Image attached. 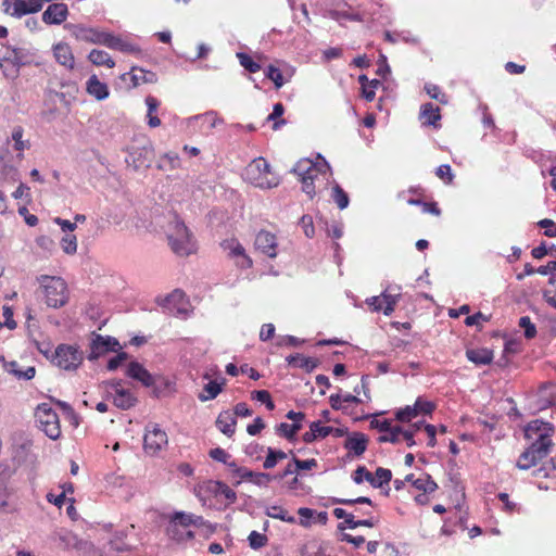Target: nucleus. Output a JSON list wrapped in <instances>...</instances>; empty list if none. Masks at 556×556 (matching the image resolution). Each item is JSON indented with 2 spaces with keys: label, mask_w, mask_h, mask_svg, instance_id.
I'll return each instance as SVG.
<instances>
[{
  "label": "nucleus",
  "mask_w": 556,
  "mask_h": 556,
  "mask_svg": "<svg viewBox=\"0 0 556 556\" xmlns=\"http://www.w3.org/2000/svg\"><path fill=\"white\" fill-rule=\"evenodd\" d=\"M538 225L544 228V235L549 238L556 237V224L548 218L541 219Z\"/></svg>",
  "instance_id": "774afa93"
},
{
  "label": "nucleus",
  "mask_w": 556,
  "mask_h": 556,
  "mask_svg": "<svg viewBox=\"0 0 556 556\" xmlns=\"http://www.w3.org/2000/svg\"><path fill=\"white\" fill-rule=\"evenodd\" d=\"M105 34L106 31H101L97 28L87 27L85 34L80 36V40L103 46Z\"/></svg>",
  "instance_id": "e433bc0d"
},
{
  "label": "nucleus",
  "mask_w": 556,
  "mask_h": 556,
  "mask_svg": "<svg viewBox=\"0 0 556 556\" xmlns=\"http://www.w3.org/2000/svg\"><path fill=\"white\" fill-rule=\"evenodd\" d=\"M126 76H130L132 87H137L140 84H155L157 81V76L155 73L137 66L131 67L129 73L123 74L122 78L125 79Z\"/></svg>",
  "instance_id": "aec40b11"
},
{
  "label": "nucleus",
  "mask_w": 556,
  "mask_h": 556,
  "mask_svg": "<svg viewBox=\"0 0 556 556\" xmlns=\"http://www.w3.org/2000/svg\"><path fill=\"white\" fill-rule=\"evenodd\" d=\"M1 361L4 369L20 380H30L36 375V368L34 366H29L25 370H22L18 363L15 361L7 362L3 356L1 357Z\"/></svg>",
  "instance_id": "4be33fe9"
},
{
  "label": "nucleus",
  "mask_w": 556,
  "mask_h": 556,
  "mask_svg": "<svg viewBox=\"0 0 556 556\" xmlns=\"http://www.w3.org/2000/svg\"><path fill=\"white\" fill-rule=\"evenodd\" d=\"M292 463L294 464V469L296 470H311L313 468L317 467V460L315 458L311 459H299L298 457L293 456Z\"/></svg>",
  "instance_id": "052dcab7"
},
{
  "label": "nucleus",
  "mask_w": 556,
  "mask_h": 556,
  "mask_svg": "<svg viewBox=\"0 0 556 556\" xmlns=\"http://www.w3.org/2000/svg\"><path fill=\"white\" fill-rule=\"evenodd\" d=\"M244 177L252 185L263 189H270L279 184V179L270 174V166L264 157L254 159L245 167Z\"/></svg>",
  "instance_id": "7ed1b4c3"
},
{
  "label": "nucleus",
  "mask_w": 556,
  "mask_h": 556,
  "mask_svg": "<svg viewBox=\"0 0 556 556\" xmlns=\"http://www.w3.org/2000/svg\"><path fill=\"white\" fill-rule=\"evenodd\" d=\"M184 302L185 293L179 289L174 290L172 293L167 294L162 299H157V303L160 306L168 309L170 313L176 312L177 314L184 311V308H181Z\"/></svg>",
  "instance_id": "6ab92c4d"
},
{
  "label": "nucleus",
  "mask_w": 556,
  "mask_h": 556,
  "mask_svg": "<svg viewBox=\"0 0 556 556\" xmlns=\"http://www.w3.org/2000/svg\"><path fill=\"white\" fill-rule=\"evenodd\" d=\"M35 418L38 427L51 440H58L61 437V427L58 414L48 403H41L37 406Z\"/></svg>",
  "instance_id": "39448f33"
},
{
  "label": "nucleus",
  "mask_w": 556,
  "mask_h": 556,
  "mask_svg": "<svg viewBox=\"0 0 556 556\" xmlns=\"http://www.w3.org/2000/svg\"><path fill=\"white\" fill-rule=\"evenodd\" d=\"M554 432V425L541 419L532 420L525 427V438L532 439L534 434H539V438L535 441L552 440Z\"/></svg>",
  "instance_id": "9d476101"
},
{
  "label": "nucleus",
  "mask_w": 556,
  "mask_h": 556,
  "mask_svg": "<svg viewBox=\"0 0 556 556\" xmlns=\"http://www.w3.org/2000/svg\"><path fill=\"white\" fill-rule=\"evenodd\" d=\"M519 326L525 329L526 339H533L536 336L535 325L531 321L529 316H522L519 319Z\"/></svg>",
  "instance_id": "5fc2aeb1"
},
{
  "label": "nucleus",
  "mask_w": 556,
  "mask_h": 556,
  "mask_svg": "<svg viewBox=\"0 0 556 556\" xmlns=\"http://www.w3.org/2000/svg\"><path fill=\"white\" fill-rule=\"evenodd\" d=\"M167 239L173 252L179 256H188L195 251L191 232L177 217L169 224Z\"/></svg>",
  "instance_id": "f03ea898"
},
{
  "label": "nucleus",
  "mask_w": 556,
  "mask_h": 556,
  "mask_svg": "<svg viewBox=\"0 0 556 556\" xmlns=\"http://www.w3.org/2000/svg\"><path fill=\"white\" fill-rule=\"evenodd\" d=\"M265 515L274 519L286 521L288 523L296 522V519L293 516H289L288 511L279 505L267 506L265 509Z\"/></svg>",
  "instance_id": "2f4dec72"
},
{
  "label": "nucleus",
  "mask_w": 556,
  "mask_h": 556,
  "mask_svg": "<svg viewBox=\"0 0 556 556\" xmlns=\"http://www.w3.org/2000/svg\"><path fill=\"white\" fill-rule=\"evenodd\" d=\"M129 159L135 169L148 168L154 159V150L151 144L132 147L129 151Z\"/></svg>",
  "instance_id": "9b49d317"
},
{
  "label": "nucleus",
  "mask_w": 556,
  "mask_h": 556,
  "mask_svg": "<svg viewBox=\"0 0 556 556\" xmlns=\"http://www.w3.org/2000/svg\"><path fill=\"white\" fill-rule=\"evenodd\" d=\"M137 403V397L126 389H118L117 393L113 395V404L123 410L134 407Z\"/></svg>",
  "instance_id": "bb28decb"
},
{
  "label": "nucleus",
  "mask_w": 556,
  "mask_h": 556,
  "mask_svg": "<svg viewBox=\"0 0 556 556\" xmlns=\"http://www.w3.org/2000/svg\"><path fill=\"white\" fill-rule=\"evenodd\" d=\"M381 298L386 304L383 307V314L386 316H390L394 312L395 305L400 299V294H390L384 291L381 293Z\"/></svg>",
  "instance_id": "c03bdc74"
},
{
  "label": "nucleus",
  "mask_w": 556,
  "mask_h": 556,
  "mask_svg": "<svg viewBox=\"0 0 556 556\" xmlns=\"http://www.w3.org/2000/svg\"><path fill=\"white\" fill-rule=\"evenodd\" d=\"M83 359V351L68 344H60L52 355V362L58 367L65 370H75L81 364Z\"/></svg>",
  "instance_id": "0eeeda50"
},
{
  "label": "nucleus",
  "mask_w": 556,
  "mask_h": 556,
  "mask_svg": "<svg viewBox=\"0 0 556 556\" xmlns=\"http://www.w3.org/2000/svg\"><path fill=\"white\" fill-rule=\"evenodd\" d=\"M210 457L213 458L216 462L228 464V459H230V454H228L224 448L222 447H215L212 448L208 453Z\"/></svg>",
  "instance_id": "338daca9"
},
{
  "label": "nucleus",
  "mask_w": 556,
  "mask_h": 556,
  "mask_svg": "<svg viewBox=\"0 0 556 556\" xmlns=\"http://www.w3.org/2000/svg\"><path fill=\"white\" fill-rule=\"evenodd\" d=\"M88 60L97 66L105 65L110 68L115 66L114 60L103 50L93 49L88 54Z\"/></svg>",
  "instance_id": "7c9ffc66"
},
{
  "label": "nucleus",
  "mask_w": 556,
  "mask_h": 556,
  "mask_svg": "<svg viewBox=\"0 0 556 556\" xmlns=\"http://www.w3.org/2000/svg\"><path fill=\"white\" fill-rule=\"evenodd\" d=\"M239 478L250 480L258 486H267L273 481V476L266 472H254L247 467L244 470H239Z\"/></svg>",
  "instance_id": "cd10ccee"
},
{
  "label": "nucleus",
  "mask_w": 556,
  "mask_h": 556,
  "mask_svg": "<svg viewBox=\"0 0 556 556\" xmlns=\"http://www.w3.org/2000/svg\"><path fill=\"white\" fill-rule=\"evenodd\" d=\"M24 135V129L22 126H15L12 130V140L14 141V149L16 151H24L25 149L29 148V142L22 140Z\"/></svg>",
  "instance_id": "79ce46f5"
},
{
  "label": "nucleus",
  "mask_w": 556,
  "mask_h": 556,
  "mask_svg": "<svg viewBox=\"0 0 556 556\" xmlns=\"http://www.w3.org/2000/svg\"><path fill=\"white\" fill-rule=\"evenodd\" d=\"M241 66H243L250 73H256L261 70V65L252 60L250 55L244 52L237 53Z\"/></svg>",
  "instance_id": "de8ad7c7"
},
{
  "label": "nucleus",
  "mask_w": 556,
  "mask_h": 556,
  "mask_svg": "<svg viewBox=\"0 0 556 556\" xmlns=\"http://www.w3.org/2000/svg\"><path fill=\"white\" fill-rule=\"evenodd\" d=\"M413 486L422 491L424 493H433L438 489V484L428 473H426L422 478L414 480Z\"/></svg>",
  "instance_id": "c9c22d12"
},
{
  "label": "nucleus",
  "mask_w": 556,
  "mask_h": 556,
  "mask_svg": "<svg viewBox=\"0 0 556 556\" xmlns=\"http://www.w3.org/2000/svg\"><path fill=\"white\" fill-rule=\"evenodd\" d=\"M287 362L290 366L305 369L307 372L313 371L318 362L312 357H304L301 354L289 355Z\"/></svg>",
  "instance_id": "c85d7f7f"
},
{
  "label": "nucleus",
  "mask_w": 556,
  "mask_h": 556,
  "mask_svg": "<svg viewBox=\"0 0 556 556\" xmlns=\"http://www.w3.org/2000/svg\"><path fill=\"white\" fill-rule=\"evenodd\" d=\"M87 92L99 101L109 97L106 84L101 83L96 75L90 76L87 80Z\"/></svg>",
  "instance_id": "a878e982"
},
{
  "label": "nucleus",
  "mask_w": 556,
  "mask_h": 556,
  "mask_svg": "<svg viewBox=\"0 0 556 556\" xmlns=\"http://www.w3.org/2000/svg\"><path fill=\"white\" fill-rule=\"evenodd\" d=\"M40 66L41 62L36 60V53L26 48H8L0 59V68L5 78L16 79L23 66Z\"/></svg>",
  "instance_id": "f257e3e1"
},
{
  "label": "nucleus",
  "mask_w": 556,
  "mask_h": 556,
  "mask_svg": "<svg viewBox=\"0 0 556 556\" xmlns=\"http://www.w3.org/2000/svg\"><path fill=\"white\" fill-rule=\"evenodd\" d=\"M419 118L424 125L435 127L437 122L441 118L440 109L431 102L425 103L420 108Z\"/></svg>",
  "instance_id": "b1692460"
},
{
  "label": "nucleus",
  "mask_w": 556,
  "mask_h": 556,
  "mask_svg": "<svg viewBox=\"0 0 556 556\" xmlns=\"http://www.w3.org/2000/svg\"><path fill=\"white\" fill-rule=\"evenodd\" d=\"M292 173L296 174L300 177V180L307 175H316V167L315 164L308 160L304 159L299 161L293 167Z\"/></svg>",
  "instance_id": "473e14b6"
},
{
  "label": "nucleus",
  "mask_w": 556,
  "mask_h": 556,
  "mask_svg": "<svg viewBox=\"0 0 556 556\" xmlns=\"http://www.w3.org/2000/svg\"><path fill=\"white\" fill-rule=\"evenodd\" d=\"M31 443L25 442L23 443L16 451L15 458L20 459L21 457H24L25 460L29 462L30 464H35L36 462V455L31 453L30 451Z\"/></svg>",
  "instance_id": "864d4df0"
},
{
  "label": "nucleus",
  "mask_w": 556,
  "mask_h": 556,
  "mask_svg": "<svg viewBox=\"0 0 556 556\" xmlns=\"http://www.w3.org/2000/svg\"><path fill=\"white\" fill-rule=\"evenodd\" d=\"M226 383V379L222 378L220 382H217L216 380H212L204 386V391L207 394H199V400L201 402H207L211 400H214L223 390V387Z\"/></svg>",
  "instance_id": "c756f323"
},
{
  "label": "nucleus",
  "mask_w": 556,
  "mask_h": 556,
  "mask_svg": "<svg viewBox=\"0 0 556 556\" xmlns=\"http://www.w3.org/2000/svg\"><path fill=\"white\" fill-rule=\"evenodd\" d=\"M435 175L447 184H451L454 179V175L448 164L440 165L435 170Z\"/></svg>",
  "instance_id": "0e129e2a"
},
{
  "label": "nucleus",
  "mask_w": 556,
  "mask_h": 556,
  "mask_svg": "<svg viewBox=\"0 0 556 556\" xmlns=\"http://www.w3.org/2000/svg\"><path fill=\"white\" fill-rule=\"evenodd\" d=\"M375 476L376 477H374V483H371V486L374 488H382L392 479L391 470L382 467L376 469Z\"/></svg>",
  "instance_id": "ea45409f"
},
{
  "label": "nucleus",
  "mask_w": 556,
  "mask_h": 556,
  "mask_svg": "<svg viewBox=\"0 0 556 556\" xmlns=\"http://www.w3.org/2000/svg\"><path fill=\"white\" fill-rule=\"evenodd\" d=\"M230 258L235 260L236 265L240 268L247 269L252 266V260L247 255L245 250L241 243H239L229 255Z\"/></svg>",
  "instance_id": "72a5a7b5"
},
{
  "label": "nucleus",
  "mask_w": 556,
  "mask_h": 556,
  "mask_svg": "<svg viewBox=\"0 0 556 556\" xmlns=\"http://www.w3.org/2000/svg\"><path fill=\"white\" fill-rule=\"evenodd\" d=\"M110 548L112 551H115V552H130L132 549V547L130 545H128L127 543H125L124 539H123V535H115L111 541H110Z\"/></svg>",
  "instance_id": "13d9d810"
},
{
  "label": "nucleus",
  "mask_w": 556,
  "mask_h": 556,
  "mask_svg": "<svg viewBox=\"0 0 556 556\" xmlns=\"http://www.w3.org/2000/svg\"><path fill=\"white\" fill-rule=\"evenodd\" d=\"M366 480L370 484L374 483V475L366 469L364 466H358L356 470L353 472V481L356 484L363 483Z\"/></svg>",
  "instance_id": "8fccbe9b"
},
{
  "label": "nucleus",
  "mask_w": 556,
  "mask_h": 556,
  "mask_svg": "<svg viewBox=\"0 0 556 556\" xmlns=\"http://www.w3.org/2000/svg\"><path fill=\"white\" fill-rule=\"evenodd\" d=\"M554 446L553 440L548 441H534L528 448H526L531 456V459L538 465L539 462L547 457Z\"/></svg>",
  "instance_id": "412c9836"
},
{
  "label": "nucleus",
  "mask_w": 556,
  "mask_h": 556,
  "mask_svg": "<svg viewBox=\"0 0 556 556\" xmlns=\"http://www.w3.org/2000/svg\"><path fill=\"white\" fill-rule=\"evenodd\" d=\"M103 46H105L110 49L118 50L124 53H139L140 52V49L137 46L132 45L131 42H129L127 40H124L119 36L113 35L111 33L105 34Z\"/></svg>",
  "instance_id": "dca6fc26"
},
{
  "label": "nucleus",
  "mask_w": 556,
  "mask_h": 556,
  "mask_svg": "<svg viewBox=\"0 0 556 556\" xmlns=\"http://www.w3.org/2000/svg\"><path fill=\"white\" fill-rule=\"evenodd\" d=\"M255 248L270 258L277 256V240L269 231L261 230L255 237Z\"/></svg>",
  "instance_id": "f8f14e48"
},
{
  "label": "nucleus",
  "mask_w": 556,
  "mask_h": 556,
  "mask_svg": "<svg viewBox=\"0 0 556 556\" xmlns=\"http://www.w3.org/2000/svg\"><path fill=\"white\" fill-rule=\"evenodd\" d=\"M181 528L172 519H168V525L165 529L166 535L177 543L185 542V531Z\"/></svg>",
  "instance_id": "4c0bfd02"
},
{
  "label": "nucleus",
  "mask_w": 556,
  "mask_h": 556,
  "mask_svg": "<svg viewBox=\"0 0 556 556\" xmlns=\"http://www.w3.org/2000/svg\"><path fill=\"white\" fill-rule=\"evenodd\" d=\"M417 417L416 414V407L413 406H406L404 408H401L396 412L395 418L401 422H408L413 418Z\"/></svg>",
  "instance_id": "6e6d98bb"
},
{
  "label": "nucleus",
  "mask_w": 556,
  "mask_h": 556,
  "mask_svg": "<svg viewBox=\"0 0 556 556\" xmlns=\"http://www.w3.org/2000/svg\"><path fill=\"white\" fill-rule=\"evenodd\" d=\"M52 50H53V55L55 58V61L60 65H62L68 70L74 68V65H75L74 54H73L71 47L67 43L58 42L56 45L53 46Z\"/></svg>",
  "instance_id": "a211bd4d"
},
{
  "label": "nucleus",
  "mask_w": 556,
  "mask_h": 556,
  "mask_svg": "<svg viewBox=\"0 0 556 556\" xmlns=\"http://www.w3.org/2000/svg\"><path fill=\"white\" fill-rule=\"evenodd\" d=\"M400 434H403L409 447L416 444L415 440L413 439L412 430H403L400 426L393 425H391V430L384 432L378 438V441L380 443L390 442L395 444L400 442Z\"/></svg>",
  "instance_id": "2eb2a0df"
},
{
  "label": "nucleus",
  "mask_w": 556,
  "mask_h": 556,
  "mask_svg": "<svg viewBox=\"0 0 556 556\" xmlns=\"http://www.w3.org/2000/svg\"><path fill=\"white\" fill-rule=\"evenodd\" d=\"M333 516L338 519H343V522H340L338 525V529L340 531L345 530L346 528H350V519L355 520V517L353 514L348 513L343 508H334L333 509Z\"/></svg>",
  "instance_id": "09e8293b"
},
{
  "label": "nucleus",
  "mask_w": 556,
  "mask_h": 556,
  "mask_svg": "<svg viewBox=\"0 0 556 556\" xmlns=\"http://www.w3.org/2000/svg\"><path fill=\"white\" fill-rule=\"evenodd\" d=\"M466 357L478 366L489 365L493 361V351L489 349H468Z\"/></svg>",
  "instance_id": "393cba45"
},
{
  "label": "nucleus",
  "mask_w": 556,
  "mask_h": 556,
  "mask_svg": "<svg viewBox=\"0 0 556 556\" xmlns=\"http://www.w3.org/2000/svg\"><path fill=\"white\" fill-rule=\"evenodd\" d=\"M67 16L68 8L65 3H52L42 13V21L47 25H60Z\"/></svg>",
  "instance_id": "ddd939ff"
},
{
  "label": "nucleus",
  "mask_w": 556,
  "mask_h": 556,
  "mask_svg": "<svg viewBox=\"0 0 556 556\" xmlns=\"http://www.w3.org/2000/svg\"><path fill=\"white\" fill-rule=\"evenodd\" d=\"M283 112H285V106L282 103L277 102L274 104L273 112L266 118L267 122H269V121L274 122V125H273L274 130L279 129V127L281 125L286 124L285 119H278L279 117L282 116Z\"/></svg>",
  "instance_id": "58836bf2"
},
{
  "label": "nucleus",
  "mask_w": 556,
  "mask_h": 556,
  "mask_svg": "<svg viewBox=\"0 0 556 556\" xmlns=\"http://www.w3.org/2000/svg\"><path fill=\"white\" fill-rule=\"evenodd\" d=\"M236 425L237 419L229 410L222 412L216 419V427L227 437L235 433Z\"/></svg>",
  "instance_id": "5701e85b"
},
{
  "label": "nucleus",
  "mask_w": 556,
  "mask_h": 556,
  "mask_svg": "<svg viewBox=\"0 0 556 556\" xmlns=\"http://www.w3.org/2000/svg\"><path fill=\"white\" fill-rule=\"evenodd\" d=\"M300 225L307 238H313L315 235L313 218L309 215H303L300 219Z\"/></svg>",
  "instance_id": "e2e57ef3"
},
{
  "label": "nucleus",
  "mask_w": 556,
  "mask_h": 556,
  "mask_svg": "<svg viewBox=\"0 0 556 556\" xmlns=\"http://www.w3.org/2000/svg\"><path fill=\"white\" fill-rule=\"evenodd\" d=\"M309 428L316 433L318 439H324L332 433V427L321 426L320 421H313L309 425Z\"/></svg>",
  "instance_id": "680f3d73"
},
{
  "label": "nucleus",
  "mask_w": 556,
  "mask_h": 556,
  "mask_svg": "<svg viewBox=\"0 0 556 556\" xmlns=\"http://www.w3.org/2000/svg\"><path fill=\"white\" fill-rule=\"evenodd\" d=\"M168 439L164 430H162L156 424L147 426V432L143 438V446L148 454H156L165 445H167Z\"/></svg>",
  "instance_id": "1a4fd4ad"
},
{
  "label": "nucleus",
  "mask_w": 556,
  "mask_h": 556,
  "mask_svg": "<svg viewBox=\"0 0 556 556\" xmlns=\"http://www.w3.org/2000/svg\"><path fill=\"white\" fill-rule=\"evenodd\" d=\"M287 453L281 450L267 447V456L263 463V467L265 469H271L277 465L279 460L287 458Z\"/></svg>",
  "instance_id": "f704fd0d"
},
{
  "label": "nucleus",
  "mask_w": 556,
  "mask_h": 556,
  "mask_svg": "<svg viewBox=\"0 0 556 556\" xmlns=\"http://www.w3.org/2000/svg\"><path fill=\"white\" fill-rule=\"evenodd\" d=\"M119 350H122V345L116 338L102 336L93 331L91 333L87 358L90 362H94L110 352H117Z\"/></svg>",
  "instance_id": "423d86ee"
},
{
  "label": "nucleus",
  "mask_w": 556,
  "mask_h": 556,
  "mask_svg": "<svg viewBox=\"0 0 556 556\" xmlns=\"http://www.w3.org/2000/svg\"><path fill=\"white\" fill-rule=\"evenodd\" d=\"M368 438L362 432H352L348 434L344 442V447L349 452L353 453L354 456H361L367 448Z\"/></svg>",
  "instance_id": "f3484780"
},
{
  "label": "nucleus",
  "mask_w": 556,
  "mask_h": 556,
  "mask_svg": "<svg viewBox=\"0 0 556 556\" xmlns=\"http://www.w3.org/2000/svg\"><path fill=\"white\" fill-rule=\"evenodd\" d=\"M252 399L263 403L267 409H275V403L267 390H256L252 392Z\"/></svg>",
  "instance_id": "a18cd8bd"
},
{
  "label": "nucleus",
  "mask_w": 556,
  "mask_h": 556,
  "mask_svg": "<svg viewBox=\"0 0 556 556\" xmlns=\"http://www.w3.org/2000/svg\"><path fill=\"white\" fill-rule=\"evenodd\" d=\"M27 0H14V9L11 12L12 16L21 17L23 15L29 14L30 10H28Z\"/></svg>",
  "instance_id": "69168bd1"
},
{
  "label": "nucleus",
  "mask_w": 556,
  "mask_h": 556,
  "mask_svg": "<svg viewBox=\"0 0 556 556\" xmlns=\"http://www.w3.org/2000/svg\"><path fill=\"white\" fill-rule=\"evenodd\" d=\"M45 289L46 303L50 307H61L66 301V283L60 277L41 276L39 279Z\"/></svg>",
  "instance_id": "20e7f679"
},
{
  "label": "nucleus",
  "mask_w": 556,
  "mask_h": 556,
  "mask_svg": "<svg viewBox=\"0 0 556 556\" xmlns=\"http://www.w3.org/2000/svg\"><path fill=\"white\" fill-rule=\"evenodd\" d=\"M332 199L340 210L346 208L350 203L348 193L339 185L332 188Z\"/></svg>",
  "instance_id": "a19ab883"
},
{
  "label": "nucleus",
  "mask_w": 556,
  "mask_h": 556,
  "mask_svg": "<svg viewBox=\"0 0 556 556\" xmlns=\"http://www.w3.org/2000/svg\"><path fill=\"white\" fill-rule=\"evenodd\" d=\"M266 77L270 79L277 89L281 88L285 84L283 76L280 70L274 65H269L265 73Z\"/></svg>",
  "instance_id": "49530a36"
},
{
  "label": "nucleus",
  "mask_w": 556,
  "mask_h": 556,
  "mask_svg": "<svg viewBox=\"0 0 556 556\" xmlns=\"http://www.w3.org/2000/svg\"><path fill=\"white\" fill-rule=\"evenodd\" d=\"M249 545L252 549H260L267 545L268 538L257 531H252L248 536Z\"/></svg>",
  "instance_id": "37998d69"
},
{
  "label": "nucleus",
  "mask_w": 556,
  "mask_h": 556,
  "mask_svg": "<svg viewBox=\"0 0 556 556\" xmlns=\"http://www.w3.org/2000/svg\"><path fill=\"white\" fill-rule=\"evenodd\" d=\"M422 426L425 427V431L427 432V434L429 437L428 446L433 447L437 444V439H435L437 429L433 425H429V424L424 425V422H421V421L413 425L415 431L420 430V428Z\"/></svg>",
  "instance_id": "4d7b16f0"
},
{
  "label": "nucleus",
  "mask_w": 556,
  "mask_h": 556,
  "mask_svg": "<svg viewBox=\"0 0 556 556\" xmlns=\"http://www.w3.org/2000/svg\"><path fill=\"white\" fill-rule=\"evenodd\" d=\"M169 519L176 522L179 527L188 528L191 526L192 514L186 511H175L169 516Z\"/></svg>",
  "instance_id": "603ef678"
},
{
  "label": "nucleus",
  "mask_w": 556,
  "mask_h": 556,
  "mask_svg": "<svg viewBox=\"0 0 556 556\" xmlns=\"http://www.w3.org/2000/svg\"><path fill=\"white\" fill-rule=\"evenodd\" d=\"M126 375L141 382L147 388L155 383L154 377L138 362H130L128 364Z\"/></svg>",
  "instance_id": "4468645a"
},
{
  "label": "nucleus",
  "mask_w": 556,
  "mask_h": 556,
  "mask_svg": "<svg viewBox=\"0 0 556 556\" xmlns=\"http://www.w3.org/2000/svg\"><path fill=\"white\" fill-rule=\"evenodd\" d=\"M61 247L66 254H75L77 251L76 236L66 233L61 240Z\"/></svg>",
  "instance_id": "3c124183"
},
{
  "label": "nucleus",
  "mask_w": 556,
  "mask_h": 556,
  "mask_svg": "<svg viewBox=\"0 0 556 556\" xmlns=\"http://www.w3.org/2000/svg\"><path fill=\"white\" fill-rule=\"evenodd\" d=\"M195 491L197 496L200 497V500L202 501H205V498L208 496H223L228 501V503L232 504L237 500L236 492L222 481H205L202 484H199Z\"/></svg>",
  "instance_id": "6e6552de"
},
{
  "label": "nucleus",
  "mask_w": 556,
  "mask_h": 556,
  "mask_svg": "<svg viewBox=\"0 0 556 556\" xmlns=\"http://www.w3.org/2000/svg\"><path fill=\"white\" fill-rule=\"evenodd\" d=\"M414 407H416L417 416L420 414L430 415L434 409V404L418 397L414 404Z\"/></svg>",
  "instance_id": "bf43d9fd"
}]
</instances>
